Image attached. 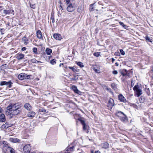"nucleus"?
Masks as SVG:
<instances>
[{
	"label": "nucleus",
	"mask_w": 153,
	"mask_h": 153,
	"mask_svg": "<svg viewBox=\"0 0 153 153\" xmlns=\"http://www.w3.org/2000/svg\"><path fill=\"white\" fill-rule=\"evenodd\" d=\"M52 50L51 49L47 48L45 50V52L48 55H50L52 53Z\"/></svg>",
	"instance_id": "25"
},
{
	"label": "nucleus",
	"mask_w": 153,
	"mask_h": 153,
	"mask_svg": "<svg viewBox=\"0 0 153 153\" xmlns=\"http://www.w3.org/2000/svg\"><path fill=\"white\" fill-rule=\"evenodd\" d=\"M93 69L96 73H99L100 72V71L99 70L98 66L97 65H95Z\"/></svg>",
	"instance_id": "29"
},
{
	"label": "nucleus",
	"mask_w": 153,
	"mask_h": 153,
	"mask_svg": "<svg viewBox=\"0 0 153 153\" xmlns=\"http://www.w3.org/2000/svg\"><path fill=\"white\" fill-rule=\"evenodd\" d=\"M127 71V70L125 69H123L120 71V72L123 75V77L122 78V79H123V81H124L125 80L124 77H125Z\"/></svg>",
	"instance_id": "12"
},
{
	"label": "nucleus",
	"mask_w": 153,
	"mask_h": 153,
	"mask_svg": "<svg viewBox=\"0 0 153 153\" xmlns=\"http://www.w3.org/2000/svg\"><path fill=\"white\" fill-rule=\"evenodd\" d=\"M71 146H69L66 149V151L67 153H70L71 152L73 151L74 150V149L76 146L75 141L72 143Z\"/></svg>",
	"instance_id": "6"
},
{
	"label": "nucleus",
	"mask_w": 153,
	"mask_h": 153,
	"mask_svg": "<svg viewBox=\"0 0 153 153\" xmlns=\"http://www.w3.org/2000/svg\"><path fill=\"white\" fill-rule=\"evenodd\" d=\"M75 93H77L79 94H81L82 93L81 91H80L78 89L76 91V92Z\"/></svg>",
	"instance_id": "49"
},
{
	"label": "nucleus",
	"mask_w": 153,
	"mask_h": 153,
	"mask_svg": "<svg viewBox=\"0 0 153 153\" xmlns=\"http://www.w3.org/2000/svg\"><path fill=\"white\" fill-rule=\"evenodd\" d=\"M120 119L122 121L125 122L127 121V117L124 114L123 116L120 118Z\"/></svg>",
	"instance_id": "19"
},
{
	"label": "nucleus",
	"mask_w": 153,
	"mask_h": 153,
	"mask_svg": "<svg viewBox=\"0 0 153 153\" xmlns=\"http://www.w3.org/2000/svg\"><path fill=\"white\" fill-rule=\"evenodd\" d=\"M124 114L121 111H118L116 113V115L117 117L120 118L121 116L123 115Z\"/></svg>",
	"instance_id": "24"
},
{
	"label": "nucleus",
	"mask_w": 153,
	"mask_h": 153,
	"mask_svg": "<svg viewBox=\"0 0 153 153\" xmlns=\"http://www.w3.org/2000/svg\"><path fill=\"white\" fill-rule=\"evenodd\" d=\"M75 7L72 5V4H70L68 5L67 8V10L69 12H72L75 10Z\"/></svg>",
	"instance_id": "9"
},
{
	"label": "nucleus",
	"mask_w": 153,
	"mask_h": 153,
	"mask_svg": "<svg viewBox=\"0 0 153 153\" xmlns=\"http://www.w3.org/2000/svg\"><path fill=\"white\" fill-rule=\"evenodd\" d=\"M115 65L117 66H118V63L117 62H116L115 63Z\"/></svg>",
	"instance_id": "60"
},
{
	"label": "nucleus",
	"mask_w": 153,
	"mask_h": 153,
	"mask_svg": "<svg viewBox=\"0 0 153 153\" xmlns=\"http://www.w3.org/2000/svg\"><path fill=\"white\" fill-rule=\"evenodd\" d=\"M5 120V116L4 115L2 114L0 115V121L1 122H4Z\"/></svg>",
	"instance_id": "23"
},
{
	"label": "nucleus",
	"mask_w": 153,
	"mask_h": 153,
	"mask_svg": "<svg viewBox=\"0 0 153 153\" xmlns=\"http://www.w3.org/2000/svg\"><path fill=\"white\" fill-rule=\"evenodd\" d=\"M37 37L39 39L42 38L41 32L39 30H37L36 33Z\"/></svg>",
	"instance_id": "20"
},
{
	"label": "nucleus",
	"mask_w": 153,
	"mask_h": 153,
	"mask_svg": "<svg viewBox=\"0 0 153 153\" xmlns=\"http://www.w3.org/2000/svg\"><path fill=\"white\" fill-rule=\"evenodd\" d=\"M114 105V100L111 98L109 99L108 104V106L111 108Z\"/></svg>",
	"instance_id": "10"
},
{
	"label": "nucleus",
	"mask_w": 153,
	"mask_h": 153,
	"mask_svg": "<svg viewBox=\"0 0 153 153\" xmlns=\"http://www.w3.org/2000/svg\"><path fill=\"white\" fill-rule=\"evenodd\" d=\"M104 88L105 89L109 91L111 93H113V92L112 91L111 89L110 88H108V86L105 85L104 86Z\"/></svg>",
	"instance_id": "32"
},
{
	"label": "nucleus",
	"mask_w": 153,
	"mask_h": 153,
	"mask_svg": "<svg viewBox=\"0 0 153 153\" xmlns=\"http://www.w3.org/2000/svg\"><path fill=\"white\" fill-rule=\"evenodd\" d=\"M63 65V63H60V65H59V67H61L62 65Z\"/></svg>",
	"instance_id": "62"
},
{
	"label": "nucleus",
	"mask_w": 153,
	"mask_h": 153,
	"mask_svg": "<svg viewBox=\"0 0 153 153\" xmlns=\"http://www.w3.org/2000/svg\"><path fill=\"white\" fill-rule=\"evenodd\" d=\"M145 91L148 95H150V91L149 88H146L145 89Z\"/></svg>",
	"instance_id": "40"
},
{
	"label": "nucleus",
	"mask_w": 153,
	"mask_h": 153,
	"mask_svg": "<svg viewBox=\"0 0 153 153\" xmlns=\"http://www.w3.org/2000/svg\"><path fill=\"white\" fill-rule=\"evenodd\" d=\"M22 40L24 42V44L25 45H27L29 42V40L25 36L22 38Z\"/></svg>",
	"instance_id": "22"
},
{
	"label": "nucleus",
	"mask_w": 153,
	"mask_h": 153,
	"mask_svg": "<svg viewBox=\"0 0 153 153\" xmlns=\"http://www.w3.org/2000/svg\"><path fill=\"white\" fill-rule=\"evenodd\" d=\"M66 4L68 5H69L70 4H72L71 3V2L70 0H65Z\"/></svg>",
	"instance_id": "47"
},
{
	"label": "nucleus",
	"mask_w": 153,
	"mask_h": 153,
	"mask_svg": "<svg viewBox=\"0 0 153 153\" xmlns=\"http://www.w3.org/2000/svg\"><path fill=\"white\" fill-rule=\"evenodd\" d=\"M54 19V14H53L52 13L51 15V19L52 20L53 23H54L55 22Z\"/></svg>",
	"instance_id": "36"
},
{
	"label": "nucleus",
	"mask_w": 153,
	"mask_h": 153,
	"mask_svg": "<svg viewBox=\"0 0 153 153\" xmlns=\"http://www.w3.org/2000/svg\"><path fill=\"white\" fill-rule=\"evenodd\" d=\"M111 87L114 90H117V85L116 83H112L111 84Z\"/></svg>",
	"instance_id": "28"
},
{
	"label": "nucleus",
	"mask_w": 153,
	"mask_h": 153,
	"mask_svg": "<svg viewBox=\"0 0 153 153\" xmlns=\"http://www.w3.org/2000/svg\"><path fill=\"white\" fill-rule=\"evenodd\" d=\"M91 153H100V152L99 151H96L94 152L93 150L91 151Z\"/></svg>",
	"instance_id": "48"
},
{
	"label": "nucleus",
	"mask_w": 153,
	"mask_h": 153,
	"mask_svg": "<svg viewBox=\"0 0 153 153\" xmlns=\"http://www.w3.org/2000/svg\"><path fill=\"white\" fill-rule=\"evenodd\" d=\"M9 140L13 143H16L20 141L19 139L15 137L10 138H9Z\"/></svg>",
	"instance_id": "18"
},
{
	"label": "nucleus",
	"mask_w": 153,
	"mask_h": 153,
	"mask_svg": "<svg viewBox=\"0 0 153 153\" xmlns=\"http://www.w3.org/2000/svg\"><path fill=\"white\" fill-rule=\"evenodd\" d=\"M13 83L11 81L6 82L5 81H2L0 82V85L1 86L6 85L9 88H11L12 87V85Z\"/></svg>",
	"instance_id": "7"
},
{
	"label": "nucleus",
	"mask_w": 153,
	"mask_h": 153,
	"mask_svg": "<svg viewBox=\"0 0 153 153\" xmlns=\"http://www.w3.org/2000/svg\"><path fill=\"white\" fill-rule=\"evenodd\" d=\"M53 38L56 40H60L62 39V37L60 34L58 33H55L53 35Z\"/></svg>",
	"instance_id": "13"
},
{
	"label": "nucleus",
	"mask_w": 153,
	"mask_h": 153,
	"mask_svg": "<svg viewBox=\"0 0 153 153\" xmlns=\"http://www.w3.org/2000/svg\"><path fill=\"white\" fill-rule=\"evenodd\" d=\"M56 59H53L50 61V63L52 65H53L56 63Z\"/></svg>",
	"instance_id": "37"
},
{
	"label": "nucleus",
	"mask_w": 153,
	"mask_h": 153,
	"mask_svg": "<svg viewBox=\"0 0 153 153\" xmlns=\"http://www.w3.org/2000/svg\"><path fill=\"white\" fill-rule=\"evenodd\" d=\"M72 90L74 91L75 93L78 90L76 86L74 85H73L72 86Z\"/></svg>",
	"instance_id": "38"
},
{
	"label": "nucleus",
	"mask_w": 153,
	"mask_h": 153,
	"mask_svg": "<svg viewBox=\"0 0 153 153\" xmlns=\"http://www.w3.org/2000/svg\"><path fill=\"white\" fill-rule=\"evenodd\" d=\"M33 52L35 53V54H37V48H33Z\"/></svg>",
	"instance_id": "43"
},
{
	"label": "nucleus",
	"mask_w": 153,
	"mask_h": 153,
	"mask_svg": "<svg viewBox=\"0 0 153 153\" xmlns=\"http://www.w3.org/2000/svg\"><path fill=\"white\" fill-rule=\"evenodd\" d=\"M109 144L107 142H105L102 143L101 144V146L102 148L106 149L109 147Z\"/></svg>",
	"instance_id": "15"
},
{
	"label": "nucleus",
	"mask_w": 153,
	"mask_h": 153,
	"mask_svg": "<svg viewBox=\"0 0 153 153\" xmlns=\"http://www.w3.org/2000/svg\"><path fill=\"white\" fill-rule=\"evenodd\" d=\"M132 82H131V85H133V84H132Z\"/></svg>",
	"instance_id": "64"
},
{
	"label": "nucleus",
	"mask_w": 153,
	"mask_h": 153,
	"mask_svg": "<svg viewBox=\"0 0 153 153\" xmlns=\"http://www.w3.org/2000/svg\"><path fill=\"white\" fill-rule=\"evenodd\" d=\"M133 90L135 92V95L137 97H139L142 94V90L139 88V85L137 84L133 88Z\"/></svg>",
	"instance_id": "2"
},
{
	"label": "nucleus",
	"mask_w": 153,
	"mask_h": 153,
	"mask_svg": "<svg viewBox=\"0 0 153 153\" xmlns=\"http://www.w3.org/2000/svg\"><path fill=\"white\" fill-rule=\"evenodd\" d=\"M93 5H94V4H91L90 5V9H91V11H93V10H92V9H93V7H92V6Z\"/></svg>",
	"instance_id": "53"
},
{
	"label": "nucleus",
	"mask_w": 153,
	"mask_h": 153,
	"mask_svg": "<svg viewBox=\"0 0 153 153\" xmlns=\"http://www.w3.org/2000/svg\"><path fill=\"white\" fill-rule=\"evenodd\" d=\"M23 151L25 153H30L31 150V146L30 144L25 146L23 148Z\"/></svg>",
	"instance_id": "8"
},
{
	"label": "nucleus",
	"mask_w": 153,
	"mask_h": 153,
	"mask_svg": "<svg viewBox=\"0 0 153 153\" xmlns=\"http://www.w3.org/2000/svg\"><path fill=\"white\" fill-rule=\"evenodd\" d=\"M11 13V10H3V13L4 15L9 14Z\"/></svg>",
	"instance_id": "26"
},
{
	"label": "nucleus",
	"mask_w": 153,
	"mask_h": 153,
	"mask_svg": "<svg viewBox=\"0 0 153 153\" xmlns=\"http://www.w3.org/2000/svg\"><path fill=\"white\" fill-rule=\"evenodd\" d=\"M14 10H11V13H12L13 15H14Z\"/></svg>",
	"instance_id": "57"
},
{
	"label": "nucleus",
	"mask_w": 153,
	"mask_h": 153,
	"mask_svg": "<svg viewBox=\"0 0 153 153\" xmlns=\"http://www.w3.org/2000/svg\"><path fill=\"white\" fill-rule=\"evenodd\" d=\"M119 23L120 25H122L123 27H125L126 25L124 24L123 22H120Z\"/></svg>",
	"instance_id": "46"
},
{
	"label": "nucleus",
	"mask_w": 153,
	"mask_h": 153,
	"mask_svg": "<svg viewBox=\"0 0 153 153\" xmlns=\"http://www.w3.org/2000/svg\"><path fill=\"white\" fill-rule=\"evenodd\" d=\"M31 62L33 63H37L39 62L41 63L42 62L40 61H38L35 58L32 59L31 60Z\"/></svg>",
	"instance_id": "31"
},
{
	"label": "nucleus",
	"mask_w": 153,
	"mask_h": 153,
	"mask_svg": "<svg viewBox=\"0 0 153 153\" xmlns=\"http://www.w3.org/2000/svg\"><path fill=\"white\" fill-rule=\"evenodd\" d=\"M78 79V78H76L75 76H74V77L72 78H70L71 81H76Z\"/></svg>",
	"instance_id": "42"
},
{
	"label": "nucleus",
	"mask_w": 153,
	"mask_h": 153,
	"mask_svg": "<svg viewBox=\"0 0 153 153\" xmlns=\"http://www.w3.org/2000/svg\"><path fill=\"white\" fill-rule=\"evenodd\" d=\"M111 60H112V62H114V61L115 60L114 58H111Z\"/></svg>",
	"instance_id": "59"
},
{
	"label": "nucleus",
	"mask_w": 153,
	"mask_h": 153,
	"mask_svg": "<svg viewBox=\"0 0 153 153\" xmlns=\"http://www.w3.org/2000/svg\"><path fill=\"white\" fill-rule=\"evenodd\" d=\"M145 100V97L144 96H141L140 97L139 99V101L141 103L144 102Z\"/></svg>",
	"instance_id": "27"
},
{
	"label": "nucleus",
	"mask_w": 153,
	"mask_h": 153,
	"mask_svg": "<svg viewBox=\"0 0 153 153\" xmlns=\"http://www.w3.org/2000/svg\"><path fill=\"white\" fill-rule=\"evenodd\" d=\"M145 39L148 42H152V38L151 37H149L148 36H146L145 37Z\"/></svg>",
	"instance_id": "30"
},
{
	"label": "nucleus",
	"mask_w": 153,
	"mask_h": 153,
	"mask_svg": "<svg viewBox=\"0 0 153 153\" xmlns=\"http://www.w3.org/2000/svg\"><path fill=\"white\" fill-rule=\"evenodd\" d=\"M24 107L25 109L29 111H30L32 109V107L28 103H25Z\"/></svg>",
	"instance_id": "21"
},
{
	"label": "nucleus",
	"mask_w": 153,
	"mask_h": 153,
	"mask_svg": "<svg viewBox=\"0 0 153 153\" xmlns=\"http://www.w3.org/2000/svg\"><path fill=\"white\" fill-rule=\"evenodd\" d=\"M31 75H28L24 73H21L18 76V78L20 80H22L24 79H29L30 78Z\"/></svg>",
	"instance_id": "3"
},
{
	"label": "nucleus",
	"mask_w": 153,
	"mask_h": 153,
	"mask_svg": "<svg viewBox=\"0 0 153 153\" xmlns=\"http://www.w3.org/2000/svg\"><path fill=\"white\" fill-rule=\"evenodd\" d=\"M120 52L122 55H124L125 54V51L123 49H120Z\"/></svg>",
	"instance_id": "44"
},
{
	"label": "nucleus",
	"mask_w": 153,
	"mask_h": 153,
	"mask_svg": "<svg viewBox=\"0 0 153 153\" xmlns=\"http://www.w3.org/2000/svg\"><path fill=\"white\" fill-rule=\"evenodd\" d=\"M4 31V29H0V31H1V34H4V33H3V31Z\"/></svg>",
	"instance_id": "55"
},
{
	"label": "nucleus",
	"mask_w": 153,
	"mask_h": 153,
	"mask_svg": "<svg viewBox=\"0 0 153 153\" xmlns=\"http://www.w3.org/2000/svg\"><path fill=\"white\" fill-rule=\"evenodd\" d=\"M125 77V78H130L131 77L130 74L129 73H128V71H127L126 72V74Z\"/></svg>",
	"instance_id": "35"
},
{
	"label": "nucleus",
	"mask_w": 153,
	"mask_h": 153,
	"mask_svg": "<svg viewBox=\"0 0 153 153\" xmlns=\"http://www.w3.org/2000/svg\"><path fill=\"white\" fill-rule=\"evenodd\" d=\"M59 153H67L66 152V151H64V152H59Z\"/></svg>",
	"instance_id": "58"
},
{
	"label": "nucleus",
	"mask_w": 153,
	"mask_h": 153,
	"mask_svg": "<svg viewBox=\"0 0 153 153\" xmlns=\"http://www.w3.org/2000/svg\"><path fill=\"white\" fill-rule=\"evenodd\" d=\"M59 9H60V10H64V9L62 7L61 5L59 6Z\"/></svg>",
	"instance_id": "56"
},
{
	"label": "nucleus",
	"mask_w": 153,
	"mask_h": 153,
	"mask_svg": "<svg viewBox=\"0 0 153 153\" xmlns=\"http://www.w3.org/2000/svg\"><path fill=\"white\" fill-rule=\"evenodd\" d=\"M68 68L71 69L72 70V71H73L74 72H75L76 71V70L75 68H74L73 67H69Z\"/></svg>",
	"instance_id": "45"
},
{
	"label": "nucleus",
	"mask_w": 153,
	"mask_h": 153,
	"mask_svg": "<svg viewBox=\"0 0 153 153\" xmlns=\"http://www.w3.org/2000/svg\"><path fill=\"white\" fill-rule=\"evenodd\" d=\"M30 7H31L33 9H35V4H30Z\"/></svg>",
	"instance_id": "50"
},
{
	"label": "nucleus",
	"mask_w": 153,
	"mask_h": 153,
	"mask_svg": "<svg viewBox=\"0 0 153 153\" xmlns=\"http://www.w3.org/2000/svg\"><path fill=\"white\" fill-rule=\"evenodd\" d=\"M36 115V113L34 111H30L27 114L28 117L30 118L33 117Z\"/></svg>",
	"instance_id": "16"
},
{
	"label": "nucleus",
	"mask_w": 153,
	"mask_h": 153,
	"mask_svg": "<svg viewBox=\"0 0 153 153\" xmlns=\"http://www.w3.org/2000/svg\"><path fill=\"white\" fill-rule=\"evenodd\" d=\"M59 4H60V5H61V4H62V3H61V2L60 0V1H59Z\"/></svg>",
	"instance_id": "63"
},
{
	"label": "nucleus",
	"mask_w": 153,
	"mask_h": 153,
	"mask_svg": "<svg viewBox=\"0 0 153 153\" xmlns=\"http://www.w3.org/2000/svg\"><path fill=\"white\" fill-rule=\"evenodd\" d=\"M21 111V107L18 103L13 105L11 104L7 107V110L6 114L16 115L19 114Z\"/></svg>",
	"instance_id": "1"
},
{
	"label": "nucleus",
	"mask_w": 153,
	"mask_h": 153,
	"mask_svg": "<svg viewBox=\"0 0 153 153\" xmlns=\"http://www.w3.org/2000/svg\"><path fill=\"white\" fill-rule=\"evenodd\" d=\"M24 54L19 53L16 55V58L17 59L20 60L24 59Z\"/></svg>",
	"instance_id": "14"
},
{
	"label": "nucleus",
	"mask_w": 153,
	"mask_h": 153,
	"mask_svg": "<svg viewBox=\"0 0 153 153\" xmlns=\"http://www.w3.org/2000/svg\"><path fill=\"white\" fill-rule=\"evenodd\" d=\"M3 152L4 153H15L14 149L8 146L4 147Z\"/></svg>",
	"instance_id": "4"
},
{
	"label": "nucleus",
	"mask_w": 153,
	"mask_h": 153,
	"mask_svg": "<svg viewBox=\"0 0 153 153\" xmlns=\"http://www.w3.org/2000/svg\"><path fill=\"white\" fill-rule=\"evenodd\" d=\"M3 144L5 146H5H6L7 145V143L6 141H4L3 142Z\"/></svg>",
	"instance_id": "52"
},
{
	"label": "nucleus",
	"mask_w": 153,
	"mask_h": 153,
	"mask_svg": "<svg viewBox=\"0 0 153 153\" xmlns=\"http://www.w3.org/2000/svg\"><path fill=\"white\" fill-rule=\"evenodd\" d=\"M2 110L1 108L0 107V113H1L2 111Z\"/></svg>",
	"instance_id": "61"
},
{
	"label": "nucleus",
	"mask_w": 153,
	"mask_h": 153,
	"mask_svg": "<svg viewBox=\"0 0 153 153\" xmlns=\"http://www.w3.org/2000/svg\"><path fill=\"white\" fill-rule=\"evenodd\" d=\"M12 126V124L9 122H6L5 124L2 126V128H8Z\"/></svg>",
	"instance_id": "17"
},
{
	"label": "nucleus",
	"mask_w": 153,
	"mask_h": 153,
	"mask_svg": "<svg viewBox=\"0 0 153 153\" xmlns=\"http://www.w3.org/2000/svg\"><path fill=\"white\" fill-rule=\"evenodd\" d=\"M39 112H45V113L48 112V111H47L44 108H40L39 109Z\"/></svg>",
	"instance_id": "33"
},
{
	"label": "nucleus",
	"mask_w": 153,
	"mask_h": 153,
	"mask_svg": "<svg viewBox=\"0 0 153 153\" xmlns=\"http://www.w3.org/2000/svg\"><path fill=\"white\" fill-rule=\"evenodd\" d=\"M118 97L119 100H120V101L124 102H126V99L121 94L118 95Z\"/></svg>",
	"instance_id": "11"
},
{
	"label": "nucleus",
	"mask_w": 153,
	"mask_h": 153,
	"mask_svg": "<svg viewBox=\"0 0 153 153\" xmlns=\"http://www.w3.org/2000/svg\"><path fill=\"white\" fill-rule=\"evenodd\" d=\"M77 65L80 67L81 68H82L84 66L83 65V63L81 62H78L77 63Z\"/></svg>",
	"instance_id": "34"
},
{
	"label": "nucleus",
	"mask_w": 153,
	"mask_h": 153,
	"mask_svg": "<svg viewBox=\"0 0 153 153\" xmlns=\"http://www.w3.org/2000/svg\"><path fill=\"white\" fill-rule=\"evenodd\" d=\"M100 52L94 53V55L96 57H98L100 55Z\"/></svg>",
	"instance_id": "41"
},
{
	"label": "nucleus",
	"mask_w": 153,
	"mask_h": 153,
	"mask_svg": "<svg viewBox=\"0 0 153 153\" xmlns=\"http://www.w3.org/2000/svg\"><path fill=\"white\" fill-rule=\"evenodd\" d=\"M113 74L114 75H116L118 74V72L117 71H114L112 72Z\"/></svg>",
	"instance_id": "51"
},
{
	"label": "nucleus",
	"mask_w": 153,
	"mask_h": 153,
	"mask_svg": "<svg viewBox=\"0 0 153 153\" xmlns=\"http://www.w3.org/2000/svg\"><path fill=\"white\" fill-rule=\"evenodd\" d=\"M78 120L79 121L83 126V129L84 131H86L88 129L89 126L85 123V121L82 119V118H79L78 119Z\"/></svg>",
	"instance_id": "5"
},
{
	"label": "nucleus",
	"mask_w": 153,
	"mask_h": 153,
	"mask_svg": "<svg viewBox=\"0 0 153 153\" xmlns=\"http://www.w3.org/2000/svg\"><path fill=\"white\" fill-rule=\"evenodd\" d=\"M82 8L81 6H79L77 9V11L79 13H81L82 12Z\"/></svg>",
	"instance_id": "39"
},
{
	"label": "nucleus",
	"mask_w": 153,
	"mask_h": 153,
	"mask_svg": "<svg viewBox=\"0 0 153 153\" xmlns=\"http://www.w3.org/2000/svg\"><path fill=\"white\" fill-rule=\"evenodd\" d=\"M21 50L23 51H25L26 50V48L25 47H23L22 48Z\"/></svg>",
	"instance_id": "54"
}]
</instances>
